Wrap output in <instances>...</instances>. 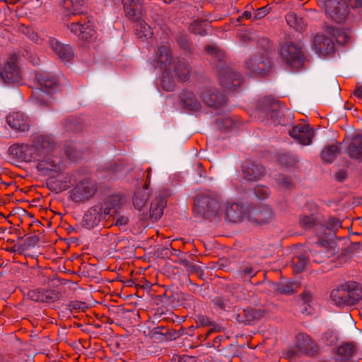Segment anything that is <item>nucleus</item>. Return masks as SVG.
Segmentation results:
<instances>
[{
  "mask_svg": "<svg viewBox=\"0 0 362 362\" xmlns=\"http://www.w3.org/2000/svg\"><path fill=\"white\" fill-rule=\"evenodd\" d=\"M83 0H60L63 21L71 33L88 41L95 38V31L88 16L81 9Z\"/></svg>",
  "mask_w": 362,
  "mask_h": 362,
  "instance_id": "obj_1",
  "label": "nucleus"
},
{
  "mask_svg": "<svg viewBox=\"0 0 362 362\" xmlns=\"http://www.w3.org/2000/svg\"><path fill=\"white\" fill-rule=\"evenodd\" d=\"M326 35H317L313 40V48L321 56H327L334 52L335 43L344 45L349 36L342 30L333 26H327Z\"/></svg>",
  "mask_w": 362,
  "mask_h": 362,
  "instance_id": "obj_2",
  "label": "nucleus"
},
{
  "mask_svg": "<svg viewBox=\"0 0 362 362\" xmlns=\"http://www.w3.org/2000/svg\"><path fill=\"white\" fill-rule=\"evenodd\" d=\"M331 301L337 306H352L362 299V286L356 281H348L332 291Z\"/></svg>",
  "mask_w": 362,
  "mask_h": 362,
  "instance_id": "obj_3",
  "label": "nucleus"
},
{
  "mask_svg": "<svg viewBox=\"0 0 362 362\" xmlns=\"http://www.w3.org/2000/svg\"><path fill=\"white\" fill-rule=\"evenodd\" d=\"M256 110L259 117L271 119L275 124H281L283 107L279 100L272 96L261 98L257 101Z\"/></svg>",
  "mask_w": 362,
  "mask_h": 362,
  "instance_id": "obj_4",
  "label": "nucleus"
},
{
  "mask_svg": "<svg viewBox=\"0 0 362 362\" xmlns=\"http://www.w3.org/2000/svg\"><path fill=\"white\" fill-rule=\"evenodd\" d=\"M221 205L218 197L211 194H202L194 199V212L201 217L211 219L221 214Z\"/></svg>",
  "mask_w": 362,
  "mask_h": 362,
  "instance_id": "obj_5",
  "label": "nucleus"
},
{
  "mask_svg": "<svg viewBox=\"0 0 362 362\" xmlns=\"http://www.w3.org/2000/svg\"><path fill=\"white\" fill-rule=\"evenodd\" d=\"M279 55L283 63L294 69H300L305 62L301 47L291 41H286L281 45Z\"/></svg>",
  "mask_w": 362,
  "mask_h": 362,
  "instance_id": "obj_6",
  "label": "nucleus"
},
{
  "mask_svg": "<svg viewBox=\"0 0 362 362\" xmlns=\"http://www.w3.org/2000/svg\"><path fill=\"white\" fill-rule=\"evenodd\" d=\"M37 78L40 88L33 90L31 97L36 104L45 105L51 93L57 88L58 83L55 77L49 74H40Z\"/></svg>",
  "mask_w": 362,
  "mask_h": 362,
  "instance_id": "obj_7",
  "label": "nucleus"
},
{
  "mask_svg": "<svg viewBox=\"0 0 362 362\" xmlns=\"http://www.w3.org/2000/svg\"><path fill=\"white\" fill-rule=\"evenodd\" d=\"M54 153L42 155L39 159H35L37 161L36 168L41 175L54 177L62 173V158Z\"/></svg>",
  "mask_w": 362,
  "mask_h": 362,
  "instance_id": "obj_8",
  "label": "nucleus"
},
{
  "mask_svg": "<svg viewBox=\"0 0 362 362\" xmlns=\"http://www.w3.org/2000/svg\"><path fill=\"white\" fill-rule=\"evenodd\" d=\"M325 10L327 16L337 23L343 22L349 12L346 0H327Z\"/></svg>",
  "mask_w": 362,
  "mask_h": 362,
  "instance_id": "obj_9",
  "label": "nucleus"
},
{
  "mask_svg": "<svg viewBox=\"0 0 362 362\" xmlns=\"http://www.w3.org/2000/svg\"><path fill=\"white\" fill-rule=\"evenodd\" d=\"M245 68L256 76H264L270 71V59L263 54H255L245 62Z\"/></svg>",
  "mask_w": 362,
  "mask_h": 362,
  "instance_id": "obj_10",
  "label": "nucleus"
},
{
  "mask_svg": "<svg viewBox=\"0 0 362 362\" xmlns=\"http://www.w3.org/2000/svg\"><path fill=\"white\" fill-rule=\"evenodd\" d=\"M17 60V56L13 54L8 58L4 66L0 67V76L6 83H16L21 81V71Z\"/></svg>",
  "mask_w": 362,
  "mask_h": 362,
  "instance_id": "obj_11",
  "label": "nucleus"
},
{
  "mask_svg": "<svg viewBox=\"0 0 362 362\" xmlns=\"http://www.w3.org/2000/svg\"><path fill=\"white\" fill-rule=\"evenodd\" d=\"M94 184L88 180L80 181L71 191L70 198L74 202H85L96 192Z\"/></svg>",
  "mask_w": 362,
  "mask_h": 362,
  "instance_id": "obj_12",
  "label": "nucleus"
},
{
  "mask_svg": "<svg viewBox=\"0 0 362 362\" xmlns=\"http://www.w3.org/2000/svg\"><path fill=\"white\" fill-rule=\"evenodd\" d=\"M56 144L53 138L46 134H37L33 139L32 147L37 154V159L42 155L55 152Z\"/></svg>",
  "mask_w": 362,
  "mask_h": 362,
  "instance_id": "obj_13",
  "label": "nucleus"
},
{
  "mask_svg": "<svg viewBox=\"0 0 362 362\" xmlns=\"http://www.w3.org/2000/svg\"><path fill=\"white\" fill-rule=\"evenodd\" d=\"M219 81L221 86L234 90L243 83V77L238 71L226 66L222 67L219 71Z\"/></svg>",
  "mask_w": 362,
  "mask_h": 362,
  "instance_id": "obj_14",
  "label": "nucleus"
},
{
  "mask_svg": "<svg viewBox=\"0 0 362 362\" xmlns=\"http://www.w3.org/2000/svg\"><path fill=\"white\" fill-rule=\"evenodd\" d=\"M304 230H313L318 238L315 242L317 246L325 247L328 241L322 238V232H325V226L320 223L314 215L303 216L299 222Z\"/></svg>",
  "mask_w": 362,
  "mask_h": 362,
  "instance_id": "obj_15",
  "label": "nucleus"
},
{
  "mask_svg": "<svg viewBox=\"0 0 362 362\" xmlns=\"http://www.w3.org/2000/svg\"><path fill=\"white\" fill-rule=\"evenodd\" d=\"M241 169L243 178L248 182H257L266 174L263 165L250 160H245L241 165Z\"/></svg>",
  "mask_w": 362,
  "mask_h": 362,
  "instance_id": "obj_16",
  "label": "nucleus"
},
{
  "mask_svg": "<svg viewBox=\"0 0 362 362\" xmlns=\"http://www.w3.org/2000/svg\"><path fill=\"white\" fill-rule=\"evenodd\" d=\"M173 61V57L170 43L168 42H162L155 50L153 62L156 68L166 69Z\"/></svg>",
  "mask_w": 362,
  "mask_h": 362,
  "instance_id": "obj_17",
  "label": "nucleus"
},
{
  "mask_svg": "<svg viewBox=\"0 0 362 362\" xmlns=\"http://www.w3.org/2000/svg\"><path fill=\"white\" fill-rule=\"evenodd\" d=\"M125 16L130 21L138 22L144 16V0H122Z\"/></svg>",
  "mask_w": 362,
  "mask_h": 362,
  "instance_id": "obj_18",
  "label": "nucleus"
},
{
  "mask_svg": "<svg viewBox=\"0 0 362 362\" xmlns=\"http://www.w3.org/2000/svg\"><path fill=\"white\" fill-rule=\"evenodd\" d=\"M107 218L103 211V205H95L86 212L82 224L83 227L90 230L98 226L101 220Z\"/></svg>",
  "mask_w": 362,
  "mask_h": 362,
  "instance_id": "obj_19",
  "label": "nucleus"
},
{
  "mask_svg": "<svg viewBox=\"0 0 362 362\" xmlns=\"http://www.w3.org/2000/svg\"><path fill=\"white\" fill-rule=\"evenodd\" d=\"M49 46L54 52L57 57L64 63L70 62L75 56L73 47L60 42L56 38H51L49 40Z\"/></svg>",
  "mask_w": 362,
  "mask_h": 362,
  "instance_id": "obj_20",
  "label": "nucleus"
},
{
  "mask_svg": "<svg viewBox=\"0 0 362 362\" xmlns=\"http://www.w3.org/2000/svg\"><path fill=\"white\" fill-rule=\"evenodd\" d=\"M8 152L21 161L30 162L37 158L32 145L29 144H15L9 147Z\"/></svg>",
  "mask_w": 362,
  "mask_h": 362,
  "instance_id": "obj_21",
  "label": "nucleus"
},
{
  "mask_svg": "<svg viewBox=\"0 0 362 362\" xmlns=\"http://www.w3.org/2000/svg\"><path fill=\"white\" fill-rule=\"evenodd\" d=\"M179 101L182 107L191 112H198L202 107V103L194 91L184 89L179 94Z\"/></svg>",
  "mask_w": 362,
  "mask_h": 362,
  "instance_id": "obj_22",
  "label": "nucleus"
},
{
  "mask_svg": "<svg viewBox=\"0 0 362 362\" xmlns=\"http://www.w3.org/2000/svg\"><path fill=\"white\" fill-rule=\"evenodd\" d=\"M291 137L297 140L300 144L309 145L313 137V130L307 124H300L294 126L290 131Z\"/></svg>",
  "mask_w": 362,
  "mask_h": 362,
  "instance_id": "obj_23",
  "label": "nucleus"
},
{
  "mask_svg": "<svg viewBox=\"0 0 362 362\" xmlns=\"http://www.w3.org/2000/svg\"><path fill=\"white\" fill-rule=\"evenodd\" d=\"M274 218V212L268 205L261 206L258 209H254L249 214V219L257 224H265L271 222Z\"/></svg>",
  "mask_w": 362,
  "mask_h": 362,
  "instance_id": "obj_24",
  "label": "nucleus"
},
{
  "mask_svg": "<svg viewBox=\"0 0 362 362\" xmlns=\"http://www.w3.org/2000/svg\"><path fill=\"white\" fill-rule=\"evenodd\" d=\"M126 202V197L121 194H113L107 196L104 202L103 211L107 218L110 215L122 211L123 204Z\"/></svg>",
  "mask_w": 362,
  "mask_h": 362,
  "instance_id": "obj_25",
  "label": "nucleus"
},
{
  "mask_svg": "<svg viewBox=\"0 0 362 362\" xmlns=\"http://www.w3.org/2000/svg\"><path fill=\"white\" fill-rule=\"evenodd\" d=\"M202 97L207 106L214 109H218L226 105L228 102V99L223 93L212 89H207L203 91Z\"/></svg>",
  "mask_w": 362,
  "mask_h": 362,
  "instance_id": "obj_26",
  "label": "nucleus"
},
{
  "mask_svg": "<svg viewBox=\"0 0 362 362\" xmlns=\"http://www.w3.org/2000/svg\"><path fill=\"white\" fill-rule=\"evenodd\" d=\"M7 124L18 132H27L30 128L28 117L21 112L10 113L6 117Z\"/></svg>",
  "mask_w": 362,
  "mask_h": 362,
  "instance_id": "obj_27",
  "label": "nucleus"
},
{
  "mask_svg": "<svg viewBox=\"0 0 362 362\" xmlns=\"http://www.w3.org/2000/svg\"><path fill=\"white\" fill-rule=\"evenodd\" d=\"M295 347L302 354L313 355L316 347L313 339L306 333H299L296 337Z\"/></svg>",
  "mask_w": 362,
  "mask_h": 362,
  "instance_id": "obj_28",
  "label": "nucleus"
},
{
  "mask_svg": "<svg viewBox=\"0 0 362 362\" xmlns=\"http://www.w3.org/2000/svg\"><path fill=\"white\" fill-rule=\"evenodd\" d=\"M223 212L226 220L230 222L240 221L243 215L241 206L238 203L229 201L221 204V214Z\"/></svg>",
  "mask_w": 362,
  "mask_h": 362,
  "instance_id": "obj_29",
  "label": "nucleus"
},
{
  "mask_svg": "<svg viewBox=\"0 0 362 362\" xmlns=\"http://www.w3.org/2000/svg\"><path fill=\"white\" fill-rule=\"evenodd\" d=\"M263 315L264 311L260 308H247L237 314L236 320L239 323L250 325L259 319Z\"/></svg>",
  "mask_w": 362,
  "mask_h": 362,
  "instance_id": "obj_30",
  "label": "nucleus"
},
{
  "mask_svg": "<svg viewBox=\"0 0 362 362\" xmlns=\"http://www.w3.org/2000/svg\"><path fill=\"white\" fill-rule=\"evenodd\" d=\"M347 154L351 159L362 162V135H356L350 142Z\"/></svg>",
  "mask_w": 362,
  "mask_h": 362,
  "instance_id": "obj_31",
  "label": "nucleus"
},
{
  "mask_svg": "<svg viewBox=\"0 0 362 362\" xmlns=\"http://www.w3.org/2000/svg\"><path fill=\"white\" fill-rule=\"evenodd\" d=\"M166 205L167 200L164 197L158 196L152 201L150 207V218L153 221L160 218Z\"/></svg>",
  "mask_w": 362,
  "mask_h": 362,
  "instance_id": "obj_32",
  "label": "nucleus"
},
{
  "mask_svg": "<svg viewBox=\"0 0 362 362\" xmlns=\"http://www.w3.org/2000/svg\"><path fill=\"white\" fill-rule=\"evenodd\" d=\"M174 72L180 81H186L189 80L191 68L188 62L185 59H177L175 62Z\"/></svg>",
  "mask_w": 362,
  "mask_h": 362,
  "instance_id": "obj_33",
  "label": "nucleus"
},
{
  "mask_svg": "<svg viewBox=\"0 0 362 362\" xmlns=\"http://www.w3.org/2000/svg\"><path fill=\"white\" fill-rule=\"evenodd\" d=\"M341 152L340 144L325 146L321 151L320 157L324 162L332 163Z\"/></svg>",
  "mask_w": 362,
  "mask_h": 362,
  "instance_id": "obj_34",
  "label": "nucleus"
},
{
  "mask_svg": "<svg viewBox=\"0 0 362 362\" xmlns=\"http://www.w3.org/2000/svg\"><path fill=\"white\" fill-rule=\"evenodd\" d=\"M285 18L287 24L296 30L302 32L305 29L307 25L305 21L294 12L288 13Z\"/></svg>",
  "mask_w": 362,
  "mask_h": 362,
  "instance_id": "obj_35",
  "label": "nucleus"
},
{
  "mask_svg": "<svg viewBox=\"0 0 362 362\" xmlns=\"http://www.w3.org/2000/svg\"><path fill=\"white\" fill-rule=\"evenodd\" d=\"M258 269L252 264L242 265L239 269V274L244 282H250L251 279L257 275Z\"/></svg>",
  "mask_w": 362,
  "mask_h": 362,
  "instance_id": "obj_36",
  "label": "nucleus"
},
{
  "mask_svg": "<svg viewBox=\"0 0 362 362\" xmlns=\"http://www.w3.org/2000/svg\"><path fill=\"white\" fill-rule=\"evenodd\" d=\"M207 25L208 22L206 21L197 19L189 24L188 30L190 33L204 36L206 35Z\"/></svg>",
  "mask_w": 362,
  "mask_h": 362,
  "instance_id": "obj_37",
  "label": "nucleus"
},
{
  "mask_svg": "<svg viewBox=\"0 0 362 362\" xmlns=\"http://www.w3.org/2000/svg\"><path fill=\"white\" fill-rule=\"evenodd\" d=\"M64 154L72 161H76L81 157V153L76 149L74 143H67L64 145L62 148Z\"/></svg>",
  "mask_w": 362,
  "mask_h": 362,
  "instance_id": "obj_38",
  "label": "nucleus"
},
{
  "mask_svg": "<svg viewBox=\"0 0 362 362\" xmlns=\"http://www.w3.org/2000/svg\"><path fill=\"white\" fill-rule=\"evenodd\" d=\"M308 256L305 253L295 256L293 258L294 272L296 273H300L303 271L308 264Z\"/></svg>",
  "mask_w": 362,
  "mask_h": 362,
  "instance_id": "obj_39",
  "label": "nucleus"
},
{
  "mask_svg": "<svg viewBox=\"0 0 362 362\" xmlns=\"http://www.w3.org/2000/svg\"><path fill=\"white\" fill-rule=\"evenodd\" d=\"M146 190V189H144V188L143 189H139L135 192L133 197V204L134 207L139 210L141 209L148 199L149 196Z\"/></svg>",
  "mask_w": 362,
  "mask_h": 362,
  "instance_id": "obj_40",
  "label": "nucleus"
},
{
  "mask_svg": "<svg viewBox=\"0 0 362 362\" xmlns=\"http://www.w3.org/2000/svg\"><path fill=\"white\" fill-rule=\"evenodd\" d=\"M327 226H325V232H322V237L324 235H332L335 233V232L341 227V221L333 216H330L328 218Z\"/></svg>",
  "mask_w": 362,
  "mask_h": 362,
  "instance_id": "obj_41",
  "label": "nucleus"
},
{
  "mask_svg": "<svg viewBox=\"0 0 362 362\" xmlns=\"http://www.w3.org/2000/svg\"><path fill=\"white\" fill-rule=\"evenodd\" d=\"M276 183L286 189H292L295 187V183L292 177L284 174H277L275 176Z\"/></svg>",
  "mask_w": 362,
  "mask_h": 362,
  "instance_id": "obj_42",
  "label": "nucleus"
},
{
  "mask_svg": "<svg viewBox=\"0 0 362 362\" xmlns=\"http://www.w3.org/2000/svg\"><path fill=\"white\" fill-rule=\"evenodd\" d=\"M67 308L72 315H74L80 312L85 313L88 308V306L85 302L72 300L67 304Z\"/></svg>",
  "mask_w": 362,
  "mask_h": 362,
  "instance_id": "obj_43",
  "label": "nucleus"
},
{
  "mask_svg": "<svg viewBox=\"0 0 362 362\" xmlns=\"http://www.w3.org/2000/svg\"><path fill=\"white\" fill-rule=\"evenodd\" d=\"M43 298L42 303H52L59 298V293L58 291L52 289H42Z\"/></svg>",
  "mask_w": 362,
  "mask_h": 362,
  "instance_id": "obj_44",
  "label": "nucleus"
},
{
  "mask_svg": "<svg viewBox=\"0 0 362 362\" xmlns=\"http://www.w3.org/2000/svg\"><path fill=\"white\" fill-rule=\"evenodd\" d=\"M110 217H112V220L115 222V225L119 227L126 226L129 221L128 216L124 214L122 211L110 215Z\"/></svg>",
  "mask_w": 362,
  "mask_h": 362,
  "instance_id": "obj_45",
  "label": "nucleus"
},
{
  "mask_svg": "<svg viewBox=\"0 0 362 362\" xmlns=\"http://www.w3.org/2000/svg\"><path fill=\"white\" fill-rule=\"evenodd\" d=\"M212 303L215 307L222 310H226L231 307L230 301L222 296L215 297Z\"/></svg>",
  "mask_w": 362,
  "mask_h": 362,
  "instance_id": "obj_46",
  "label": "nucleus"
},
{
  "mask_svg": "<svg viewBox=\"0 0 362 362\" xmlns=\"http://www.w3.org/2000/svg\"><path fill=\"white\" fill-rule=\"evenodd\" d=\"M177 42L180 48L188 52H192V42L189 40L186 35H180L177 38Z\"/></svg>",
  "mask_w": 362,
  "mask_h": 362,
  "instance_id": "obj_47",
  "label": "nucleus"
},
{
  "mask_svg": "<svg viewBox=\"0 0 362 362\" xmlns=\"http://www.w3.org/2000/svg\"><path fill=\"white\" fill-rule=\"evenodd\" d=\"M204 50L208 54L217 58L218 62H221L223 59V52L218 50L216 47L214 45H206L204 48Z\"/></svg>",
  "mask_w": 362,
  "mask_h": 362,
  "instance_id": "obj_48",
  "label": "nucleus"
},
{
  "mask_svg": "<svg viewBox=\"0 0 362 362\" xmlns=\"http://www.w3.org/2000/svg\"><path fill=\"white\" fill-rule=\"evenodd\" d=\"M255 194L259 199H265L269 195V189L267 187L258 185L255 188Z\"/></svg>",
  "mask_w": 362,
  "mask_h": 362,
  "instance_id": "obj_49",
  "label": "nucleus"
},
{
  "mask_svg": "<svg viewBox=\"0 0 362 362\" xmlns=\"http://www.w3.org/2000/svg\"><path fill=\"white\" fill-rule=\"evenodd\" d=\"M170 255L172 256L176 257L177 259L175 260L180 264H187V259L186 257V254L182 252L180 250L172 249L170 252Z\"/></svg>",
  "mask_w": 362,
  "mask_h": 362,
  "instance_id": "obj_50",
  "label": "nucleus"
},
{
  "mask_svg": "<svg viewBox=\"0 0 362 362\" xmlns=\"http://www.w3.org/2000/svg\"><path fill=\"white\" fill-rule=\"evenodd\" d=\"M165 327L163 326H157L152 329V335L156 339L160 341H165Z\"/></svg>",
  "mask_w": 362,
  "mask_h": 362,
  "instance_id": "obj_51",
  "label": "nucleus"
},
{
  "mask_svg": "<svg viewBox=\"0 0 362 362\" xmlns=\"http://www.w3.org/2000/svg\"><path fill=\"white\" fill-rule=\"evenodd\" d=\"M161 85L163 88L168 91H173L175 88V83L165 75L163 76Z\"/></svg>",
  "mask_w": 362,
  "mask_h": 362,
  "instance_id": "obj_52",
  "label": "nucleus"
},
{
  "mask_svg": "<svg viewBox=\"0 0 362 362\" xmlns=\"http://www.w3.org/2000/svg\"><path fill=\"white\" fill-rule=\"evenodd\" d=\"M28 296L32 300L42 303V299L43 298L42 289L37 288V289L31 290L28 292Z\"/></svg>",
  "mask_w": 362,
  "mask_h": 362,
  "instance_id": "obj_53",
  "label": "nucleus"
},
{
  "mask_svg": "<svg viewBox=\"0 0 362 362\" xmlns=\"http://www.w3.org/2000/svg\"><path fill=\"white\" fill-rule=\"evenodd\" d=\"M23 32L25 35L33 42H37L39 40V36L33 28L30 27H23Z\"/></svg>",
  "mask_w": 362,
  "mask_h": 362,
  "instance_id": "obj_54",
  "label": "nucleus"
},
{
  "mask_svg": "<svg viewBox=\"0 0 362 362\" xmlns=\"http://www.w3.org/2000/svg\"><path fill=\"white\" fill-rule=\"evenodd\" d=\"M187 264H183V266L189 274H200L202 272V269L200 266L190 263L188 259Z\"/></svg>",
  "mask_w": 362,
  "mask_h": 362,
  "instance_id": "obj_55",
  "label": "nucleus"
},
{
  "mask_svg": "<svg viewBox=\"0 0 362 362\" xmlns=\"http://www.w3.org/2000/svg\"><path fill=\"white\" fill-rule=\"evenodd\" d=\"M197 322L202 326H214L215 325L211 319L204 315H199L197 317Z\"/></svg>",
  "mask_w": 362,
  "mask_h": 362,
  "instance_id": "obj_56",
  "label": "nucleus"
},
{
  "mask_svg": "<svg viewBox=\"0 0 362 362\" xmlns=\"http://www.w3.org/2000/svg\"><path fill=\"white\" fill-rule=\"evenodd\" d=\"M123 163L118 160L110 164V165L107 167V170L112 173H117L119 172H121L123 170Z\"/></svg>",
  "mask_w": 362,
  "mask_h": 362,
  "instance_id": "obj_57",
  "label": "nucleus"
},
{
  "mask_svg": "<svg viewBox=\"0 0 362 362\" xmlns=\"http://www.w3.org/2000/svg\"><path fill=\"white\" fill-rule=\"evenodd\" d=\"M165 341L175 340L178 338L177 333L175 329H168L165 327Z\"/></svg>",
  "mask_w": 362,
  "mask_h": 362,
  "instance_id": "obj_58",
  "label": "nucleus"
},
{
  "mask_svg": "<svg viewBox=\"0 0 362 362\" xmlns=\"http://www.w3.org/2000/svg\"><path fill=\"white\" fill-rule=\"evenodd\" d=\"M279 289L282 293H293V284L291 283H286L285 284H282Z\"/></svg>",
  "mask_w": 362,
  "mask_h": 362,
  "instance_id": "obj_59",
  "label": "nucleus"
},
{
  "mask_svg": "<svg viewBox=\"0 0 362 362\" xmlns=\"http://www.w3.org/2000/svg\"><path fill=\"white\" fill-rule=\"evenodd\" d=\"M300 297H301L302 300L306 304L311 303L312 299H313V295H312L311 292L308 290H305L300 294Z\"/></svg>",
  "mask_w": 362,
  "mask_h": 362,
  "instance_id": "obj_60",
  "label": "nucleus"
},
{
  "mask_svg": "<svg viewBox=\"0 0 362 362\" xmlns=\"http://www.w3.org/2000/svg\"><path fill=\"white\" fill-rule=\"evenodd\" d=\"M222 123L223 124L221 125V127L226 129L233 128L235 124V122L230 117L223 118L222 120Z\"/></svg>",
  "mask_w": 362,
  "mask_h": 362,
  "instance_id": "obj_61",
  "label": "nucleus"
},
{
  "mask_svg": "<svg viewBox=\"0 0 362 362\" xmlns=\"http://www.w3.org/2000/svg\"><path fill=\"white\" fill-rule=\"evenodd\" d=\"M268 13H269V9L267 7H262V8L258 9L255 13V18L260 19V18L264 17Z\"/></svg>",
  "mask_w": 362,
  "mask_h": 362,
  "instance_id": "obj_62",
  "label": "nucleus"
},
{
  "mask_svg": "<svg viewBox=\"0 0 362 362\" xmlns=\"http://www.w3.org/2000/svg\"><path fill=\"white\" fill-rule=\"evenodd\" d=\"M223 339V336L218 335L213 340L212 346L215 347L216 350L219 351V346Z\"/></svg>",
  "mask_w": 362,
  "mask_h": 362,
  "instance_id": "obj_63",
  "label": "nucleus"
},
{
  "mask_svg": "<svg viewBox=\"0 0 362 362\" xmlns=\"http://www.w3.org/2000/svg\"><path fill=\"white\" fill-rule=\"evenodd\" d=\"M335 179L339 182H343L346 178V173L344 170L337 172L335 175Z\"/></svg>",
  "mask_w": 362,
  "mask_h": 362,
  "instance_id": "obj_64",
  "label": "nucleus"
}]
</instances>
